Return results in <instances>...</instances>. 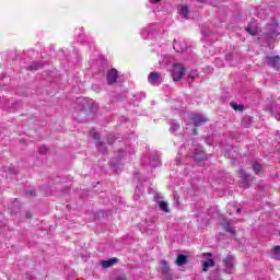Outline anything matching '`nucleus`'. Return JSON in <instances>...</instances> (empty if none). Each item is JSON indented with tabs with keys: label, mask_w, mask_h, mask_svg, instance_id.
Masks as SVG:
<instances>
[{
	"label": "nucleus",
	"mask_w": 280,
	"mask_h": 280,
	"mask_svg": "<svg viewBox=\"0 0 280 280\" xmlns=\"http://www.w3.org/2000/svg\"><path fill=\"white\" fill-rule=\"evenodd\" d=\"M235 257L232 255H228L225 259L223 260L224 271L226 275H233L235 272Z\"/></svg>",
	"instance_id": "nucleus-2"
},
{
	"label": "nucleus",
	"mask_w": 280,
	"mask_h": 280,
	"mask_svg": "<svg viewBox=\"0 0 280 280\" xmlns=\"http://www.w3.org/2000/svg\"><path fill=\"white\" fill-rule=\"evenodd\" d=\"M117 258H110L108 260H103L101 262V265L104 267V268H110L113 266H115V264H117Z\"/></svg>",
	"instance_id": "nucleus-14"
},
{
	"label": "nucleus",
	"mask_w": 280,
	"mask_h": 280,
	"mask_svg": "<svg viewBox=\"0 0 280 280\" xmlns=\"http://www.w3.org/2000/svg\"><path fill=\"white\" fill-rule=\"evenodd\" d=\"M27 218H32V214H27Z\"/></svg>",
	"instance_id": "nucleus-36"
},
{
	"label": "nucleus",
	"mask_w": 280,
	"mask_h": 280,
	"mask_svg": "<svg viewBox=\"0 0 280 280\" xmlns=\"http://www.w3.org/2000/svg\"><path fill=\"white\" fill-rule=\"evenodd\" d=\"M246 32H248V34H250L252 36H257L258 30L255 23H249L246 27Z\"/></svg>",
	"instance_id": "nucleus-16"
},
{
	"label": "nucleus",
	"mask_w": 280,
	"mask_h": 280,
	"mask_svg": "<svg viewBox=\"0 0 280 280\" xmlns=\"http://www.w3.org/2000/svg\"><path fill=\"white\" fill-rule=\"evenodd\" d=\"M194 135H198V132L196 131V129H194Z\"/></svg>",
	"instance_id": "nucleus-35"
},
{
	"label": "nucleus",
	"mask_w": 280,
	"mask_h": 280,
	"mask_svg": "<svg viewBox=\"0 0 280 280\" xmlns=\"http://www.w3.org/2000/svg\"><path fill=\"white\" fill-rule=\"evenodd\" d=\"M188 79L191 80V82H194L196 80V77H194L192 74H188Z\"/></svg>",
	"instance_id": "nucleus-29"
},
{
	"label": "nucleus",
	"mask_w": 280,
	"mask_h": 280,
	"mask_svg": "<svg viewBox=\"0 0 280 280\" xmlns=\"http://www.w3.org/2000/svg\"><path fill=\"white\" fill-rule=\"evenodd\" d=\"M231 106L234 110H244V107H242V105H237V103H231Z\"/></svg>",
	"instance_id": "nucleus-21"
},
{
	"label": "nucleus",
	"mask_w": 280,
	"mask_h": 280,
	"mask_svg": "<svg viewBox=\"0 0 280 280\" xmlns=\"http://www.w3.org/2000/svg\"><path fill=\"white\" fill-rule=\"evenodd\" d=\"M151 165H161V161L159 160V158H156L155 163L151 162Z\"/></svg>",
	"instance_id": "nucleus-28"
},
{
	"label": "nucleus",
	"mask_w": 280,
	"mask_h": 280,
	"mask_svg": "<svg viewBox=\"0 0 280 280\" xmlns=\"http://www.w3.org/2000/svg\"><path fill=\"white\" fill-rule=\"evenodd\" d=\"M92 137H93V139H100V133L93 132V133H92Z\"/></svg>",
	"instance_id": "nucleus-27"
},
{
	"label": "nucleus",
	"mask_w": 280,
	"mask_h": 280,
	"mask_svg": "<svg viewBox=\"0 0 280 280\" xmlns=\"http://www.w3.org/2000/svg\"><path fill=\"white\" fill-rule=\"evenodd\" d=\"M175 264L177 266H185V264H188L187 256H185L183 254H178Z\"/></svg>",
	"instance_id": "nucleus-13"
},
{
	"label": "nucleus",
	"mask_w": 280,
	"mask_h": 280,
	"mask_svg": "<svg viewBox=\"0 0 280 280\" xmlns=\"http://www.w3.org/2000/svg\"><path fill=\"white\" fill-rule=\"evenodd\" d=\"M237 213H242V208H237Z\"/></svg>",
	"instance_id": "nucleus-34"
},
{
	"label": "nucleus",
	"mask_w": 280,
	"mask_h": 280,
	"mask_svg": "<svg viewBox=\"0 0 280 280\" xmlns=\"http://www.w3.org/2000/svg\"><path fill=\"white\" fill-rule=\"evenodd\" d=\"M173 48L178 54H183V51H187V44L185 42H174Z\"/></svg>",
	"instance_id": "nucleus-10"
},
{
	"label": "nucleus",
	"mask_w": 280,
	"mask_h": 280,
	"mask_svg": "<svg viewBox=\"0 0 280 280\" xmlns=\"http://www.w3.org/2000/svg\"><path fill=\"white\" fill-rule=\"evenodd\" d=\"M149 83L153 86H159L163 80L161 79V73L159 72H150L148 77Z\"/></svg>",
	"instance_id": "nucleus-7"
},
{
	"label": "nucleus",
	"mask_w": 280,
	"mask_h": 280,
	"mask_svg": "<svg viewBox=\"0 0 280 280\" xmlns=\"http://www.w3.org/2000/svg\"><path fill=\"white\" fill-rule=\"evenodd\" d=\"M189 119L196 128H198V126H203V124H207V121H209V119H207V117L199 115V114H190Z\"/></svg>",
	"instance_id": "nucleus-4"
},
{
	"label": "nucleus",
	"mask_w": 280,
	"mask_h": 280,
	"mask_svg": "<svg viewBox=\"0 0 280 280\" xmlns=\"http://www.w3.org/2000/svg\"><path fill=\"white\" fill-rule=\"evenodd\" d=\"M279 34V24L273 23L269 26V31L267 32V39L270 40L272 38H277Z\"/></svg>",
	"instance_id": "nucleus-8"
},
{
	"label": "nucleus",
	"mask_w": 280,
	"mask_h": 280,
	"mask_svg": "<svg viewBox=\"0 0 280 280\" xmlns=\"http://www.w3.org/2000/svg\"><path fill=\"white\" fill-rule=\"evenodd\" d=\"M115 280H128L126 275L118 276Z\"/></svg>",
	"instance_id": "nucleus-24"
},
{
	"label": "nucleus",
	"mask_w": 280,
	"mask_h": 280,
	"mask_svg": "<svg viewBox=\"0 0 280 280\" xmlns=\"http://www.w3.org/2000/svg\"><path fill=\"white\" fill-rule=\"evenodd\" d=\"M117 77H118L117 70L110 69L107 72V78H106L107 83L108 84H115V82H117Z\"/></svg>",
	"instance_id": "nucleus-9"
},
{
	"label": "nucleus",
	"mask_w": 280,
	"mask_h": 280,
	"mask_svg": "<svg viewBox=\"0 0 280 280\" xmlns=\"http://www.w3.org/2000/svg\"><path fill=\"white\" fill-rule=\"evenodd\" d=\"M273 252L276 253V255H279V253H280V246H276V247L273 248Z\"/></svg>",
	"instance_id": "nucleus-26"
},
{
	"label": "nucleus",
	"mask_w": 280,
	"mask_h": 280,
	"mask_svg": "<svg viewBox=\"0 0 280 280\" xmlns=\"http://www.w3.org/2000/svg\"><path fill=\"white\" fill-rule=\"evenodd\" d=\"M268 67H272L277 71H279L280 67V57L279 56H267L266 60Z\"/></svg>",
	"instance_id": "nucleus-6"
},
{
	"label": "nucleus",
	"mask_w": 280,
	"mask_h": 280,
	"mask_svg": "<svg viewBox=\"0 0 280 280\" xmlns=\"http://www.w3.org/2000/svg\"><path fill=\"white\" fill-rule=\"evenodd\" d=\"M161 0H155L156 3H159Z\"/></svg>",
	"instance_id": "nucleus-37"
},
{
	"label": "nucleus",
	"mask_w": 280,
	"mask_h": 280,
	"mask_svg": "<svg viewBox=\"0 0 280 280\" xmlns=\"http://www.w3.org/2000/svg\"><path fill=\"white\" fill-rule=\"evenodd\" d=\"M225 231L228 233H231L232 235H235V230L233 228H231V226H225Z\"/></svg>",
	"instance_id": "nucleus-22"
},
{
	"label": "nucleus",
	"mask_w": 280,
	"mask_h": 280,
	"mask_svg": "<svg viewBox=\"0 0 280 280\" xmlns=\"http://www.w3.org/2000/svg\"><path fill=\"white\" fill-rule=\"evenodd\" d=\"M39 154H47V147H40Z\"/></svg>",
	"instance_id": "nucleus-23"
},
{
	"label": "nucleus",
	"mask_w": 280,
	"mask_h": 280,
	"mask_svg": "<svg viewBox=\"0 0 280 280\" xmlns=\"http://www.w3.org/2000/svg\"><path fill=\"white\" fill-rule=\"evenodd\" d=\"M180 125H178L177 122H171V132H176V130H179Z\"/></svg>",
	"instance_id": "nucleus-19"
},
{
	"label": "nucleus",
	"mask_w": 280,
	"mask_h": 280,
	"mask_svg": "<svg viewBox=\"0 0 280 280\" xmlns=\"http://www.w3.org/2000/svg\"><path fill=\"white\" fill-rule=\"evenodd\" d=\"M159 207L161 211H164V213H170V208L167 207L166 201H160Z\"/></svg>",
	"instance_id": "nucleus-17"
},
{
	"label": "nucleus",
	"mask_w": 280,
	"mask_h": 280,
	"mask_svg": "<svg viewBox=\"0 0 280 280\" xmlns=\"http://www.w3.org/2000/svg\"><path fill=\"white\" fill-rule=\"evenodd\" d=\"M205 257H212L211 253L205 254Z\"/></svg>",
	"instance_id": "nucleus-32"
},
{
	"label": "nucleus",
	"mask_w": 280,
	"mask_h": 280,
	"mask_svg": "<svg viewBox=\"0 0 280 280\" xmlns=\"http://www.w3.org/2000/svg\"><path fill=\"white\" fill-rule=\"evenodd\" d=\"M238 174L242 178V182L240 183V187H244V189H248V187H250V175L246 174L244 168H241L238 171Z\"/></svg>",
	"instance_id": "nucleus-5"
},
{
	"label": "nucleus",
	"mask_w": 280,
	"mask_h": 280,
	"mask_svg": "<svg viewBox=\"0 0 280 280\" xmlns=\"http://www.w3.org/2000/svg\"><path fill=\"white\" fill-rule=\"evenodd\" d=\"M213 266H215V261L213 260V258H209L208 260H205L203 267H202L203 272H207L209 268H213Z\"/></svg>",
	"instance_id": "nucleus-12"
},
{
	"label": "nucleus",
	"mask_w": 280,
	"mask_h": 280,
	"mask_svg": "<svg viewBox=\"0 0 280 280\" xmlns=\"http://www.w3.org/2000/svg\"><path fill=\"white\" fill-rule=\"evenodd\" d=\"M26 194H30V196H36V190L31 189L30 191H26Z\"/></svg>",
	"instance_id": "nucleus-25"
},
{
	"label": "nucleus",
	"mask_w": 280,
	"mask_h": 280,
	"mask_svg": "<svg viewBox=\"0 0 280 280\" xmlns=\"http://www.w3.org/2000/svg\"><path fill=\"white\" fill-rule=\"evenodd\" d=\"M187 70L185 69V67H183V65L180 63H176L174 65L172 71H171V75L174 80V82H178L183 79V75H185V72Z\"/></svg>",
	"instance_id": "nucleus-1"
},
{
	"label": "nucleus",
	"mask_w": 280,
	"mask_h": 280,
	"mask_svg": "<svg viewBox=\"0 0 280 280\" xmlns=\"http://www.w3.org/2000/svg\"><path fill=\"white\" fill-rule=\"evenodd\" d=\"M253 170H254L255 174H259V172H261V164L254 163Z\"/></svg>",
	"instance_id": "nucleus-20"
},
{
	"label": "nucleus",
	"mask_w": 280,
	"mask_h": 280,
	"mask_svg": "<svg viewBox=\"0 0 280 280\" xmlns=\"http://www.w3.org/2000/svg\"><path fill=\"white\" fill-rule=\"evenodd\" d=\"M32 69H34L35 71L39 69L38 65L32 66Z\"/></svg>",
	"instance_id": "nucleus-30"
},
{
	"label": "nucleus",
	"mask_w": 280,
	"mask_h": 280,
	"mask_svg": "<svg viewBox=\"0 0 280 280\" xmlns=\"http://www.w3.org/2000/svg\"><path fill=\"white\" fill-rule=\"evenodd\" d=\"M160 272L166 280H172V269L170 268V262L167 260H161V267H160Z\"/></svg>",
	"instance_id": "nucleus-3"
},
{
	"label": "nucleus",
	"mask_w": 280,
	"mask_h": 280,
	"mask_svg": "<svg viewBox=\"0 0 280 280\" xmlns=\"http://www.w3.org/2000/svg\"><path fill=\"white\" fill-rule=\"evenodd\" d=\"M96 148L98 150V152H106V144L102 143V142H97L96 143Z\"/></svg>",
	"instance_id": "nucleus-18"
},
{
	"label": "nucleus",
	"mask_w": 280,
	"mask_h": 280,
	"mask_svg": "<svg viewBox=\"0 0 280 280\" xmlns=\"http://www.w3.org/2000/svg\"><path fill=\"white\" fill-rule=\"evenodd\" d=\"M199 3H207V0H197Z\"/></svg>",
	"instance_id": "nucleus-31"
},
{
	"label": "nucleus",
	"mask_w": 280,
	"mask_h": 280,
	"mask_svg": "<svg viewBox=\"0 0 280 280\" xmlns=\"http://www.w3.org/2000/svg\"><path fill=\"white\" fill-rule=\"evenodd\" d=\"M178 14H180L183 19H187L189 14V8H187V5H180L178 8Z\"/></svg>",
	"instance_id": "nucleus-15"
},
{
	"label": "nucleus",
	"mask_w": 280,
	"mask_h": 280,
	"mask_svg": "<svg viewBox=\"0 0 280 280\" xmlns=\"http://www.w3.org/2000/svg\"><path fill=\"white\" fill-rule=\"evenodd\" d=\"M114 141H115V139L108 140V143L113 144Z\"/></svg>",
	"instance_id": "nucleus-33"
},
{
	"label": "nucleus",
	"mask_w": 280,
	"mask_h": 280,
	"mask_svg": "<svg viewBox=\"0 0 280 280\" xmlns=\"http://www.w3.org/2000/svg\"><path fill=\"white\" fill-rule=\"evenodd\" d=\"M195 161H205L207 159V154L202 149H197L194 155Z\"/></svg>",
	"instance_id": "nucleus-11"
}]
</instances>
